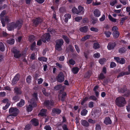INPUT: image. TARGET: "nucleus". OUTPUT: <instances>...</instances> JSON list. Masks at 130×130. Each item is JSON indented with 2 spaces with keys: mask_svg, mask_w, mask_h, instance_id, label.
Here are the masks:
<instances>
[{
  "mask_svg": "<svg viewBox=\"0 0 130 130\" xmlns=\"http://www.w3.org/2000/svg\"><path fill=\"white\" fill-rule=\"evenodd\" d=\"M37 93H34L33 95V98L28 101V105L26 106V111L28 112H30L32 111L34 107L37 106V104L35 103L37 100Z\"/></svg>",
  "mask_w": 130,
  "mask_h": 130,
  "instance_id": "nucleus-1",
  "label": "nucleus"
},
{
  "mask_svg": "<svg viewBox=\"0 0 130 130\" xmlns=\"http://www.w3.org/2000/svg\"><path fill=\"white\" fill-rule=\"evenodd\" d=\"M23 23V21L22 20L18 21L15 24L14 23H12L8 24V29L10 31L12 30L14 28H17L19 29L21 27Z\"/></svg>",
  "mask_w": 130,
  "mask_h": 130,
  "instance_id": "nucleus-2",
  "label": "nucleus"
},
{
  "mask_svg": "<svg viewBox=\"0 0 130 130\" xmlns=\"http://www.w3.org/2000/svg\"><path fill=\"white\" fill-rule=\"evenodd\" d=\"M115 102L116 105L120 107L124 106L126 104L125 98L122 97H119L117 98Z\"/></svg>",
  "mask_w": 130,
  "mask_h": 130,
  "instance_id": "nucleus-3",
  "label": "nucleus"
},
{
  "mask_svg": "<svg viewBox=\"0 0 130 130\" xmlns=\"http://www.w3.org/2000/svg\"><path fill=\"white\" fill-rule=\"evenodd\" d=\"M9 112L11 115L7 117L8 118H10L12 117V116H16L19 112V110L17 108H12L9 109Z\"/></svg>",
  "mask_w": 130,
  "mask_h": 130,
  "instance_id": "nucleus-4",
  "label": "nucleus"
},
{
  "mask_svg": "<svg viewBox=\"0 0 130 130\" xmlns=\"http://www.w3.org/2000/svg\"><path fill=\"white\" fill-rule=\"evenodd\" d=\"M64 42L62 39H58L56 41L55 48L57 50L59 51L61 49V47L63 43Z\"/></svg>",
  "mask_w": 130,
  "mask_h": 130,
  "instance_id": "nucleus-5",
  "label": "nucleus"
},
{
  "mask_svg": "<svg viewBox=\"0 0 130 130\" xmlns=\"http://www.w3.org/2000/svg\"><path fill=\"white\" fill-rule=\"evenodd\" d=\"M11 51L14 54V56L16 58H19L21 56V54L19 52V51L15 49V48H12Z\"/></svg>",
  "mask_w": 130,
  "mask_h": 130,
  "instance_id": "nucleus-6",
  "label": "nucleus"
},
{
  "mask_svg": "<svg viewBox=\"0 0 130 130\" xmlns=\"http://www.w3.org/2000/svg\"><path fill=\"white\" fill-rule=\"evenodd\" d=\"M41 38L44 42H46V41H49L50 39L51 36L48 33L45 34L42 36Z\"/></svg>",
  "mask_w": 130,
  "mask_h": 130,
  "instance_id": "nucleus-7",
  "label": "nucleus"
},
{
  "mask_svg": "<svg viewBox=\"0 0 130 130\" xmlns=\"http://www.w3.org/2000/svg\"><path fill=\"white\" fill-rule=\"evenodd\" d=\"M58 81L59 82H63L64 79V76L62 72H60L57 77Z\"/></svg>",
  "mask_w": 130,
  "mask_h": 130,
  "instance_id": "nucleus-8",
  "label": "nucleus"
},
{
  "mask_svg": "<svg viewBox=\"0 0 130 130\" xmlns=\"http://www.w3.org/2000/svg\"><path fill=\"white\" fill-rule=\"evenodd\" d=\"M6 13V12L5 10L3 11L1 13L0 15V18L1 20V21L3 27H4L6 25V24L3 18L4 15Z\"/></svg>",
  "mask_w": 130,
  "mask_h": 130,
  "instance_id": "nucleus-9",
  "label": "nucleus"
},
{
  "mask_svg": "<svg viewBox=\"0 0 130 130\" xmlns=\"http://www.w3.org/2000/svg\"><path fill=\"white\" fill-rule=\"evenodd\" d=\"M54 103L53 100H47L44 102V105L47 108L54 105Z\"/></svg>",
  "mask_w": 130,
  "mask_h": 130,
  "instance_id": "nucleus-10",
  "label": "nucleus"
},
{
  "mask_svg": "<svg viewBox=\"0 0 130 130\" xmlns=\"http://www.w3.org/2000/svg\"><path fill=\"white\" fill-rule=\"evenodd\" d=\"M20 75L19 74H17L13 78L12 82V85H14L19 80Z\"/></svg>",
  "mask_w": 130,
  "mask_h": 130,
  "instance_id": "nucleus-11",
  "label": "nucleus"
},
{
  "mask_svg": "<svg viewBox=\"0 0 130 130\" xmlns=\"http://www.w3.org/2000/svg\"><path fill=\"white\" fill-rule=\"evenodd\" d=\"M3 102L4 103H7L5 106L3 107V109L5 110L8 108L9 106L10 105V102L7 99L3 100Z\"/></svg>",
  "mask_w": 130,
  "mask_h": 130,
  "instance_id": "nucleus-12",
  "label": "nucleus"
},
{
  "mask_svg": "<svg viewBox=\"0 0 130 130\" xmlns=\"http://www.w3.org/2000/svg\"><path fill=\"white\" fill-rule=\"evenodd\" d=\"M78 12H77V14L82 15L84 14L85 10L83 7L80 6H78Z\"/></svg>",
  "mask_w": 130,
  "mask_h": 130,
  "instance_id": "nucleus-13",
  "label": "nucleus"
},
{
  "mask_svg": "<svg viewBox=\"0 0 130 130\" xmlns=\"http://www.w3.org/2000/svg\"><path fill=\"white\" fill-rule=\"evenodd\" d=\"M114 59L118 62L120 64H124L125 62V60L123 58H120L118 57H115Z\"/></svg>",
  "mask_w": 130,
  "mask_h": 130,
  "instance_id": "nucleus-14",
  "label": "nucleus"
},
{
  "mask_svg": "<svg viewBox=\"0 0 130 130\" xmlns=\"http://www.w3.org/2000/svg\"><path fill=\"white\" fill-rule=\"evenodd\" d=\"M116 46V44L115 42H110L108 44L107 47L108 50H110L113 49Z\"/></svg>",
  "mask_w": 130,
  "mask_h": 130,
  "instance_id": "nucleus-15",
  "label": "nucleus"
},
{
  "mask_svg": "<svg viewBox=\"0 0 130 130\" xmlns=\"http://www.w3.org/2000/svg\"><path fill=\"white\" fill-rule=\"evenodd\" d=\"M94 15L95 17H98L101 15V12L98 9H95L93 12Z\"/></svg>",
  "mask_w": 130,
  "mask_h": 130,
  "instance_id": "nucleus-16",
  "label": "nucleus"
},
{
  "mask_svg": "<svg viewBox=\"0 0 130 130\" xmlns=\"http://www.w3.org/2000/svg\"><path fill=\"white\" fill-rule=\"evenodd\" d=\"M47 110L46 109H42L38 114V115H40L42 116H46V113Z\"/></svg>",
  "mask_w": 130,
  "mask_h": 130,
  "instance_id": "nucleus-17",
  "label": "nucleus"
},
{
  "mask_svg": "<svg viewBox=\"0 0 130 130\" xmlns=\"http://www.w3.org/2000/svg\"><path fill=\"white\" fill-rule=\"evenodd\" d=\"M42 22V25H43V24L42 20L40 18H36L34 21V24L37 25L38 24L40 23H41Z\"/></svg>",
  "mask_w": 130,
  "mask_h": 130,
  "instance_id": "nucleus-18",
  "label": "nucleus"
},
{
  "mask_svg": "<svg viewBox=\"0 0 130 130\" xmlns=\"http://www.w3.org/2000/svg\"><path fill=\"white\" fill-rule=\"evenodd\" d=\"M14 92L17 95H20L22 93V91L20 89L17 87H15L14 88Z\"/></svg>",
  "mask_w": 130,
  "mask_h": 130,
  "instance_id": "nucleus-19",
  "label": "nucleus"
},
{
  "mask_svg": "<svg viewBox=\"0 0 130 130\" xmlns=\"http://www.w3.org/2000/svg\"><path fill=\"white\" fill-rule=\"evenodd\" d=\"M88 26H85L80 27L79 28V30L82 32H86L88 31Z\"/></svg>",
  "mask_w": 130,
  "mask_h": 130,
  "instance_id": "nucleus-20",
  "label": "nucleus"
},
{
  "mask_svg": "<svg viewBox=\"0 0 130 130\" xmlns=\"http://www.w3.org/2000/svg\"><path fill=\"white\" fill-rule=\"evenodd\" d=\"M71 17L70 14H66L64 15V18L63 19L64 21L65 22H67L68 20L70 19Z\"/></svg>",
  "mask_w": 130,
  "mask_h": 130,
  "instance_id": "nucleus-21",
  "label": "nucleus"
},
{
  "mask_svg": "<svg viewBox=\"0 0 130 130\" xmlns=\"http://www.w3.org/2000/svg\"><path fill=\"white\" fill-rule=\"evenodd\" d=\"M31 122V123L34 125L37 126L39 125L38 120L36 119H32Z\"/></svg>",
  "mask_w": 130,
  "mask_h": 130,
  "instance_id": "nucleus-22",
  "label": "nucleus"
},
{
  "mask_svg": "<svg viewBox=\"0 0 130 130\" xmlns=\"http://www.w3.org/2000/svg\"><path fill=\"white\" fill-rule=\"evenodd\" d=\"M128 72L126 73H121L118 76V77H119L120 76H122L125 75H128L130 74V65L128 67Z\"/></svg>",
  "mask_w": 130,
  "mask_h": 130,
  "instance_id": "nucleus-23",
  "label": "nucleus"
},
{
  "mask_svg": "<svg viewBox=\"0 0 130 130\" xmlns=\"http://www.w3.org/2000/svg\"><path fill=\"white\" fill-rule=\"evenodd\" d=\"M104 122L106 125H108L111 124V121L109 118L107 117L105 119Z\"/></svg>",
  "mask_w": 130,
  "mask_h": 130,
  "instance_id": "nucleus-24",
  "label": "nucleus"
},
{
  "mask_svg": "<svg viewBox=\"0 0 130 130\" xmlns=\"http://www.w3.org/2000/svg\"><path fill=\"white\" fill-rule=\"evenodd\" d=\"M24 100L23 99H21L20 102L17 104V105L18 106L21 107L24 105Z\"/></svg>",
  "mask_w": 130,
  "mask_h": 130,
  "instance_id": "nucleus-25",
  "label": "nucleus"
},
{
  "mask_svg": "<svg viewBox=\"0 0 130 130\" xmlns=\"http://www.w3.org/2000/svg\"><path fill=\"white\" fill-rule=\"evenodd\" d=\"M52 112L54 114H59L61 112V110L58 109H54L52 110Z\"/></svg>",
  "mask_w": 130,
  "mask_h": 130,
  "instance_id": "nucleus-26",
  "label": "nucleus"
},
{
  "mask_svg": "<svg viewBox=\"0 0 130 130\" xmlns=\"http://www.w3.org/2000/svg\"><path fill=\"white\" fill-rule=\"evenodd\" d=\"M81 123L84 126H87L89 125V124L88 122L85 120H82Z\"/></svg>",
  "mask_w": 130,
  "mask_h": 130,
  "instance_id": "nucleus-27",
  "label": "nucleus"
},
{
  "mask_svg": "<svg viewBox=\"0 0 130 130\" xmlns=\"http://www.w3.org/2000/svg\"><path fill=\"white\" fill-rule=\"evenodd\" d=\"M108 18L109 20L111 22L114 23L117 22V20L113 18L110 15H108Z\"/></svg>",
  "mask_w": 130,
  "mask_h": 130,
  "instance_id": "nucleus-28",
  "label": "nucleus"
},
{
  "mask_svg": "<svg viewBox=\"0 0 130 130\" xmlns=\"http://www.w3.org/2000/svg\"><path fill=\"white\" fill-rule=\"evenodd\" d=\"M72 71L73 73L76 74L78 72L79 69L77 67H74L72 68Z\"/></svg>",
  "mask_w": 130,
  "mask_h": 130,
  "instance_id": "nucleus-29",
  "label": "nucleus"
},
{
  "mask_svg": "<svg viewBox=\"0 0 130 130\" xmlns=\"http://www.w3.org/2000/svg\"><path fill=\"white\" fill-rule=\"evenodd\" d=\"M62 37L64 40L67 43H69V40L68 38L64 35H62Z\"/></svg>",
  "mask_w": 130,
  "mask_h": 130,
  "instance_id": "nucleus-30",
  "label": "nucleus"
},
{
  "mask_svg": "<svg viewBox=\"0 0 130 130\" xmlns=\"http://www.w3.org/2000/svg\"><path fill=\"white\" fill-rule=\"evenodd\" d=\"M38 60L41 62H46L47 60V58L44 57H39L38 58Z\"/></svg>",
  "mask_w": 130,
  "mask_h": 130,
  "instance_id": "nucleus-31",
  "label": "nucleus"
},
{
  "mask_svg": "<svg viewBox=\"0 0 130 130\" xmlns=\"http://www.w3.org/2000/svg\"><path fill=\"white\" fill-rule=\"evenodd\" d=\"M0 50L2 52L4 51L5 47L4 44L1 42H0Z\"/></svg>",
  "mask_w": 130,
  "mask_h": 130,
  "instance_id": "nucleus-32",
  "label": "nucleus"
},
{
  "mask_svg": "<svg viewBox=\"0 0 130 130\" xmlns=\"http://www.w3.org/2000/svg\"><path fill=\"white\" fill-rule=\"evenodd\" d=\"M8 43L10 44H14V40L13 39H10L9 40H8L7 41Z\"/></svg>",
  "mask_w": 130,
  "mask_h": 130,
  "instance_id": "nucleus-33",
  "label": "nucleus"
},
{
  "mask_svg": "<svg viewBox=\"0 0 130 130\" xmlns=\"http://www.w3.org/2000/svg\"><path fill=\"white\" fill-rule=\"evenodd\" d=\"M91 36L90 35H87L86 36H85L82 39V41H84L87 39H89L90 37Z\"/></svg>",
  "mask_w": 130,
  "mask_h": 130,
  "instance_id": "nucleus-34",
  "label": "nucleus"
},
{
  "mask_svg": "<svg viewBox=\"0 0 130 130\" xmlns=\"http://www.w3.org/2000/svg\"><path fill=\"white\" fill-rule=\"evenodd\" d=\"M117 3V0H112L110 3V5L112 6H113Z\"/></svg>",
  "mask_w": 130,
  "mask_h": 130,
  "instance_id": "nucleus-35",
  "label": "nucleus"
},
{
  "mask_svg": "<svg viewBox=\"0 0 130 130\" xmlns=\"http://www.w3.org/2000/svg\"><path fill=\"white\" fill-rule=\"evenodd\" d=\"M100 45L98 43H95L94 44L93 48L95 49H96L99 48Z\"/></svg>",
  "mask_w": 130,
  "mask_h": 130,
  "instance_id": "nucleus-36",
  "label": "nucleus"
},
{
  "mask_svg": "<svg viewBox=\"0 0 130 130\" xmlns=\"http://www.w3.org/2000/svg\"><path fill=\"white\" fill-rule=\"evenodd\" d=\"M68 63V64L73 65L75 64V62L73 59H71L69 60Z\"/></svg>",
  "mask_w": 130,
  "mask_h": 130,
  "instance_id": "nucleus-37",
  "label": "nucleus"
},
{
  "mask_svg": "<svg viewBox=\"0 0 130 130\" xmlns=\"http://www.w3.org/2000/svg\"><path fill=\"white\" fill-rule=\"evenodd\" d=\"M104 34L107 37H110L111 34V32L109 31H106L104 32Z\"/></svg>",
  "mask_w": 130,
  "mask_h": 130,
  "instance_id": "nucleus-38",
  "label": "nucleus"
},
{
  "mask_svg": "<svg viewBox=\"0 0 130 130\" xmlns=\"http://www.w3.org/2000/svg\"><path fill=\"white\" fill-rule=\"evenodd\" d=\"M20 97L17 95L15 96L13 98V100L16 102L19 100Z\"/></svg>",
  "mask_w": 130,
  "mask_h": 130,
  "instance_id": "nucleus-39",
  "label": "nucleus"
},
{
  "mask_svg": "<svg viewBox=\"0 0 130 130\" xmlns=\"http://www.w3.org/2000/svg\"><path fill=\"white\" fill-rule=\"evenodd\" d=\"M113 35L115 38H118L119 36V33L118 32H113Z\"/></svg>",
  "mask_w": 130,
  "mask_h": 130,
  "instance_id": "nucleus-40",
  "label": "nucleus"
},
{
  "mask_svg": "<svg viewBox=\"0 0 130 130\" xmlns=\"http://www.w3.org/2000/svg\"><path fill=\"white\" fill-rule=\"evenodd\" d=\"M87 110L86 109H84L81 112V115L82 116H85L87 113Z\"/></svg>",
  "mask_w": 130,
  "mask_h": 130,
  "instance_id": "nucleus-41",
  "label": "nucleus"
},
{
  "mask_svg": "<svg viewBox=\"0 0 130 130\" xmlns=\"http://www.w3.org/2000/svg\"><path fill=\"white\" fill-rule=\"evenodd\" d=\"M106 59L104 58H102L100 59L99 61V63L101 64H103L106 62Z\"/></svg>",
  "mask_w": 130,
  "mask_h": 130,
  "instance_id": "nucleus-42",
  "label": "nucleus"
},
{
  "mask_svg": "<svg viewBox=\"0 0 130 130\" xmlns=\"http://www.w3.org/2000/svg\"><path fill=\"white\" fill-rule=\"evenodd\" d=\"M82 19L81 16L78 17L74 18L75 21L76 22H79Z\"/></svg>",
  "mask_w": 130,
  "mask_h": 130,
  "instance_id": "nucleus-43",
  "label": "nucleus"
},
{
  "mask_svg": "<svg viewBox=\"0 0 130 130\" xmlns=\"http://www.w3.org/2000/svg\"><path fill=\"white\" fill-rule=\"evenodd\" d=\"M126 50V49L125 48L123 47L120 48L119 50V52L120 53H124L125 52Z\"/></svg>",
  "mask_w": 130,
  "mask_h": 130,
  "instance_id": "nucleus-44",
  "label": "nucleus"
},
{
  "mask_svg": "<svg viewBox=\"0 0 130 130\" xmlns=\"http://www.w3.org/2000/svg\"><path fill=\"white\" fill-rule=\"evenodd\" d=\"M31 77L30 76H28L26 78V81L28 83H30L31 81Z\"/></svg>",
  "mask_w": 130,
  "mask_h": 130,
  "instance_id": "nucleus-45",
  "label": "nucleus"
},
{
  "mask_svg": "<svg viewBox=\"0 0 130 130\" xmlns=\"http://www.w3.org/2000/svg\"><path fill=\"white\" fill-rule=\"evenodd\" d=\"M66 92H63L62 93L61 99V100L62 101H64L65 97L66 96Z\"/></svg>",
  "mask_w": 130,
  "mask_h": 130,
  "instance_id": "nucleus-46",
  "label": "nucleus"
},
{
  "mask_svg": "<svg viewBox=\"0 0 130 130\" xmlns=\"http://www.w3.org/2000/svg\"><path fill=\"white\" fill-rule=\"evenodd\" d=\"M72 11L73 13L76 14H77V12H78L77 9L75 7H73L72 8Z\"/></svg>",
  "mask_w": 130,
  "mask_h": 130,
  "instance_id": "nucleus-47",
  "label": "nucleus"
},
{
  "mask_svg": "<svg viewBox=\"0 0 130 130\" xmlns=\"http://www.w3.org/2000/svg\"><path fill=\"white\" fill-rule=\"evenodd\" d=\"M90 30L91 31L95 32H97L99 31V30L98 28L94 27H92L91 28H90Z\"/></svg>",
  "mask_w": 130,
  "mask_h": 130,
  "instance_id": "nucleus-48",
  "label": "nucleus"
},
{
  "mask_svg": "<svg viewBox=\"0 0 130 130\" xmlns=\"http://www.w3.org/2000/svg\"><path fill=\"white\" fill-rule=\"evenodd\" d=\"M126 90V88H119L118 90L119 92L123 93L125 92Z\"/></svg>",
  "mask_w": 130,
  "mask_h": 130,
  "instance_id": "nucleus-49",
  "label": "nucleus"
},
{
  "mask_svg": "<svg viewBox=\"0 0 130 130\" xmlns=\"http://www.w3.org/2000/svg\"><path fill=\"white\" fill-rule=\"evenodd\" d=\"M100 54L99 53H97L94 54L93 55L94 57L98 58L100 57Z\"/></svg>",
  "mask_w": 130,
  "mask_h": 130,
  "instance_id": "nucleus-50",
  "label": "nucleus"
},
{
  "mask_svg": "<svg viewBox=\"0 0 130 130\" xmlns=\"http://www.w3.org/2000/svg\"><path fill=\"white\" fill-rule=\"evenodd\" d=\"M38 84H40L42 83L43 81V79L41 78H40L37 80Z\"/></svg>",
  "mask_w": 130,
  "mask_h": 130,
  "instance_id": "nucleus-51",
  "label": "nucleus"
},
{
  "mask_svg": "<svg viewBox=\"0 0 130 130\" xmlns=\"http://www.w3.org/2000/svg\"><path fill=\"white\" fill-rule=\"evenodd\" d=\"M118 30V28L116 26H113L112 28V30L113 32H118L117 30Z\"/></svg>",
  "mask_w": 130,
  "mask_h": 130,
  "instance_id": "nucleus-52",
  "label": "nucleus"
},
{
  "mask_svg": "<svg viewBox=\"0 0 130 130\" xmlns=\"http://www.w3.org/2000/svg\"><path fill=\"white\" fill-rule=\"evenodd\" d=\"M44 129L46 130H51L52 128L49 125H47L44 127Z\"/></svg>",
  "mask_w": 130,
  "mask_h": 130,
  "instance_id": "nucleus-53",
  "label": "nucleus"
},
{
  "mask_svg": "<svg viewBox=\"0 0 130 130\" xmlns=\"http://www.w3.org/2000/svg\"><path fill=\"white\" fill-rule=\"evenodd\" d=\"M61 86L60 85H58L57 86H56L54 87V90H57L61 88Z\"/></svg>",
  "mask_w": 130,
  "mask_h": 130,
  "instance_id": "nucleus-54",
  "label": "nucleus"
},
{
  "mask_svg": "<svg viewBox=\"0 0 130 130\" xmlns=\"http://www.w3.org/2000/svg\"><path fill=\"white\" fill-rule=\"evenodd\" d=\"M116 64L115 63L113 62H111L110 65V67L111 68H113L116 66Z\"/></svg>",
  "mask_w": 130,
  "mask_h": 130,
  "instance_id": "nucleus-55",
  "label": "nucleus"
},
{
  "mask_svg": "<svg viewBox=\"0 0 130 130\" xmlns=\"http://www.w3.org/2000/svg\"><path fill=\"white\" fill-rule=\"evenodd\" d=\"M105 16L104 14L101 17L100 19L99 20L100 21H103L105 20Z\"/></svg>",
  "mask_w": 130,
  "mask_h": 130,
  "instance_id": "nucleus-56",
  "label": "nucleus"
},
{
  "mask_svg": "<svg viewBox=\"0 0 130 130\" xmlns=\"http://www.w3.org/2000/svg\"><path fill=\"white\" fill-rule=\"evenodd\" d=\"M36 43L35 42H34L32 44L31 48V50H33L35 46V45H36Z\"/></svg>",
  "mask_w": 130,
  "mask_h": 130,
  "instance_id": "nucleus-57",
  "label": "nucleus"
},
{
  "mask_svg": "<svg viewBox=\"0 0 130 130\" xmlns=\"http://www.w3.org/2000/svg\"><path fill=\"white\" fill-rule=\"evenodd\" d=\"M30 125L28 124L26 125L25 128V130H29L30 128Z\"/></svg>",
  "mask_w": 130,
  "mask_h": 130,
  "instance_id": "nucleus-58",
  "label": "nucleus"
},
{
  "mask_svg": "<svg viewBox=\"0 0 130 130\" xmlns=\"http://www.w3.org/2000/svg\"><path fill=\"white\" fill-rule=\"evenodd\" d=\"M42 92L43 94L46 96H48L50 94V93H49L46 92L45 90H43Z\"/></svg>",
  "mask_w": 130,
  "mask_h": 130,
  "instance_id": "nucleus-59",
  "label": "nucleus"
},
{
  "mask_svg": "<svg viewBox=\"0 0 130 130\" xmlns=\"http://www.w3.org/2000/svg\"><path fill=\"white\" fill-rule=\"evenodd\" d=\"M88 98L87 97L85 98L81 102V104L83 105L84 104L85 102L86 101H87L88 100Z\"/></svg>",
  "mask_w": 130,
  "mask_h": 130,
  "instance_id": "nucleus-60",
  "label": "nucleus"
},
{
  "mask_svg": "<svg viewBox=\"0 0 130 130\" xmlns=\"http://www.w3.org/2000/svg\"><path fill=\"white\" fill-rule=\"evenodd\" d=\"M89 107L90 108H92L93 106V103L92 102H90L89 104Z\"/></svg>",
  "mask_w": 130,
  "mask_h": 130,
  "instance_id": "nucleus-61",
  "label": "nucleus"
},
{
  "mask_svg": "<svg viewBox=\"0 0 130 130\" xmlns=\"http://www.w3.org/2000/svg\"><path fill=\"white\" fill-rule=\"evenodd\" d=\"M105 78V77L102 73H101L99 76V78L100 79H103Z\"/></svg>",
  "mask_w": 130,
  "mask_h": 130,
  "instance_id": "nucleus-62",
  "label": "nucleus"
},
{
  "mask_svg": "<svg viewBox=\"0 0 130 130\" xmlns=\"http://www.w3.org/2000/svg\"><path fill=\"white\" fill-rule=\"evenodd\" d=\"M101 127L99 125H97L95 128L96 130H101Z\"/></svg>",
  "mask_w": 130,
  "mask_h": 130,
  "instance_id": "nucleus-63",
  "label": "nucleus"
},
{
  "mask_svg": "<svg viewBox=\"0 0 130 130\" xmlns=\"http://www.w3.org/2000/svg\"><path fill=\"white\" fill-rule=\"evenodd\" d=\"M126 109L128 112H130V104H129L128 105L126 106Z\"/></svg>",
  "mask_w": 130,
  "mask_h": 130,
  "instance_id": "nucleus-64",
  "label": "nucleus"
}]
</instances>
